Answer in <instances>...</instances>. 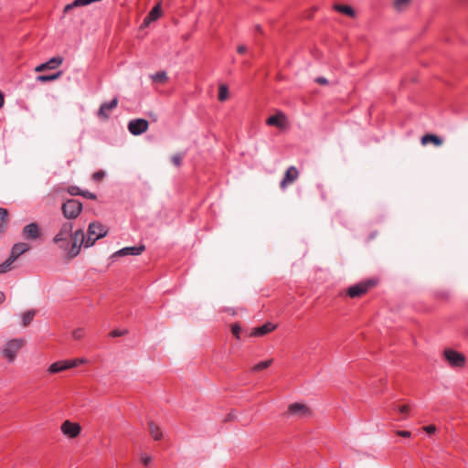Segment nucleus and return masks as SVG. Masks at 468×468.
I'll return each mask as SVG.
<instances>
[{
	"instance_id": "obj_1",
	"label": "nucleus",
	"mask_w": 468,
	"mask_h": 468,
	"mask_svg": "<svg viewBox=\"0 0 468 468\" xmlns=\"http://www.w3.org/2000/svg\"><path fill=\"white\" fill-rule=\"evenodd\" d=\"M75 222H64L58 234L53 238V242L58 246L59 249L66 251V259L68 261L77 257L81 246L90 248L94 245L97 239L93 237V230L87 231V237L84 234L83 226H79L75 230L73 229Z\"/></svg>"
},
{
	"instance_id": "obj_21",
	"label": "nucleus",
	"mask_w": 468,
	"mask_h": 468,
	"mask_svg": "<svg viewBox=\"0 0 468 468\" xmlns=\"http://www.w3.org/2000/svg\"><path fill=\"white\" fill-rule=\"evenodd\" d=\"M334 9L343 15H346L347 16H350V17H355L356 16V11L355 9L350 6V5H340V4H336L334 5Z\"/></svg>"
},
{
	"instance_id": "obj_20",
	"label": "nucleus",
	"mask_w": 468,
	"mask_h": 468,
	"mask_svg": "<svg viewBox=\"0 0 468 468\" xmlns=\"http://www.w3.org/2000/svg\"><path fill=\"white\" fill-rule=\"evenodd\" d=\"M148 431L154 441H160L163 438L161 428L154 421H149Z\"/></svg>"
},
{
	"instance_id": "obj_13",
	"label": "nucleus",
	"mask_w": 468,
	"mask_h": 468,
	"mask_svg": "<svg viewBox=\"0 0 468 468\" xmlns=\"http://www.w3.org/2000/svg\"><path fill=\"white\" fill-rule=\"evenodd\" d=\"M30 249V246L25 242H18L13 245L10 252L12 260L16 261L23 253L27 252Z\"/></svg>"
},
{
	"instance_id": "obj_46",
	"label": "nucleus",
	"mask_w": 468,
	"mask_h": 468,
	"mask_svg": "<svg viewBox=\"0 0 468 468\" xmlns=\"http://www.w3.org/2000/svg\"><path fill=\"white\" fill-rule=\"evenodd\" d=\"M4 102H5L4 93L0 90V108L3 107Z\"/></svg>"
},
{
	"instance_id": "obj_37",
	"label": "nucleus",
	"mask_w": 468,
	"mask_h": 468,
	"mask_svg": "<svg viewBox=\"0 0 468 468\" xmlns=\"http://www.w3.org/2000/svg\"><path fill=\"white\" fill-rule=\"evenodd\" d=\"M80 196L92 200H95L97 198V196L94 193L86 190H81Z\"/></svg>"
},
{
	"instance_id": "obj_6",
	"label": "nucleus",
	"mask_w": 468,
	"mask_h": 468,
	"mask_svg": "<svg viewBox=\"0 0 468 468\" xmlns=\"http://www.w3.org/2000/svg\"><path fill=\"white\" fill-rule=\"evenodd\" d=\"M22 346V340L12 339L6 343L5 347L3 350V356L11 362L16 358V353Z\"/></svg>"
},
{
	"instance_id": "obj_3",
	"label": "nucleus",
	"mask_w": 468,
	"mask_h": 468,
	"mask_svg": "<svg viewBox=\"0 0 468 468\" xmlns=\"http://www.w3.org/2000/svg\"><path fill=\"white\" fill-rule=\"evenodd\" d=\"M313 411L307 405L294 402L289 405L285 416L303 419L311 417Z\"/></svg>"
},
{
	"instance_id": "obj_44",
	"label": "nucleus",
	"mask_w": 468,
	"mask_h": 468,
	"mask_svg": "<svg viewBox=\"0 0 468 468\" xmlns=\"http://www.w3.org/2000/svg\"><path fill=\"white\" fill-rule=\"evenodd\" d=\"M35 70H36L37 72H40V71H44V70H46V67H45L44 63H42V64H40V65L37 66V67H36V69H35Z\"/></svg>"
},
{
	"instance_id": "obj_41",
	"label": "nucleus",
	"mask_w": 468,
	"mask_h": 468,
	"mask_svg": "<svg viewBox=\"0 0 468 468\" xmlns=\"http://www.w3.org/2000/svg\"><path fill=\"white\" fill-rule=\"evenodd\" d=\"M315 82H317L320 85H326L328 83V80L324 77H318L315 79Z\"/></svg>"
},
{
	"instance_id": "obj_11",
	"label": "nucleus",
	"mask_w": 468,
	"mask_h": 468,
	"mask_svg": "<svg viewBox=\"0 0 468 468\" xmlns=\"http://www.w3.org/2000/svg\"><path fill=\"white\" fill-rule=\"evenodd\" d=\"M372 286H373V282L370 281L366 282H361V283H358V284L349 287L347 290V294L351 298L359 297V296L363 295L364 293H366L368 291V289Z\"/></svg>"
},
{
	"instance_id": "obj_5",
	"label": "nucleus",
	"mask_w": 468,
	"mask_h": 468,
	"mask_svg": "<svg viewBox=\"0 0 468 468\" xmlns=\"http://www.w3.org/2000/svg\"><path fill=\"white\" fill-rule=\"evenodd\" d=\"M60 430L68 438L75 439L80 434L81 427L78 422H72L67 420L62 422Z\"/></svg>"
},
{
	"instance_id": "obj_23",
	"label": "nucleus",
	"mask_w": 468,
	"mask_h": 468,
	"mask_svg": "<svg viewBox=\"0 0 468 468\" xmlns=\"http://www.w3.org/2000/svg\"><path fill=\"white\" fill-rule=\"evenodd\" d=\"M154 83L165 84L168 80V76L165 71H158L151 76Z\"/></svg>"
},
{
	"instance_id": "obj_50",
	"label": "nucleus",
	"mask_w": 468,
	"mask_h": 468,
	"mask_svg": "<svg viewBox=\"0 0 468 468\" xmlns=\"http://www.w3.org/2000/svg\"><path fill=\"white\" fill-rule=\"evenodd\" d=\"M256 29H257V30H261L260 26H257V27H256Z\"/></svg>"
},
{
	"instance_id": "obj_31",
	"label": "nucleus",
	"mask_w": 468,
	"mask_h": 468,
	"mask_svg": "<svg viewBox=\"0 0 468 468\" xmlns=\"http://www.w3.org/2000/svg\"><path fill=\"white\" fill-rule=\"evenodd\" d=\"M15 261L9 256L3 263L0 264V274L5 273L11 270V265Z\"/></svg>"
},
{
	"instance_id": "obj_16",
	"label": "nucleus",
	"mask_w": 468,
	"mask_h": 468,
	"mask_svg": "<svg viewBox=\"0 0 468 468\" xmlns=\"http://www.w3.org/2000/svg\"><path fill=\"white\" fill-rule=\"evenodd\" d=\"M144 250L145 246L143 244L133 247H125L119 250V257H125L129 255H140L144 251Z\"/></svg>"
},
{
	"instance_id": "obj_30",
	"label": "nucleus",
	"mask_w": 468,
	"mask_h": 468,
	"mask_svg": "<svg viewBox=\"0 0 468 468\" xmlns=\"http://www.w3.org/2000/svg\"><path fill=\"white\" fill-rule=\"evenodd\" d=\"M229 98V89L226 85L221 84L218 87V100L225 101Z\"/></svg>"
},
{
	"instance_id": "obj_40",
	"label": "nucleus",
	"mask_w": 468,
	"mask_h": 468,
	"mask_svg": "<svg viewBox=\"0 0 468 468\" xmlns=\"http://www.w3.org/2000/svg\"><path fill=\"white\" fill-rule=\"evenodd\" d=\"M423 430L428 433L431 434L434 433L436 431V427L434 425H429L423 428Z\"/></svg>"
},
{
	"instance_id": "obj_22",
	"label": "nucleus",
	"mask_w": 468,
	"mask_h": 468,
	"mask_svg": "<svg viewBox=\"0 0 468 468\" xmlns=\"http://www.w3.org/2000/svg\"><path fill=\"white\" fill-rule=\"evenodd\" d=\"M8 210L4 207H0V234L5 232L8 225Z\"/></svg>"
},
{
	"instance_id": "obj_2",
	"label": "nucleus",
	"mask_w": 468,
	"mask_h": 468,
	"mask_svg": "<svg viewBox=\"0 0 468 468\" xmlns=\"http://www.w3.org/2000/svg\"><path fill=\"white\" fill-rule=\"evenodd\" d=\"M83 208L82 203L77 199L69 198L62 203L61 211L67 221L74 222Z\"/></svg>"
},
{
	"instance_id": "obj_38",
	"label": "nucleus",
	"mask_w": 468,
	"mask_h": 468,
	"mask_svg": "<svg viewBox=\"0 0 468 468\" xmlns=\"http://www.w3.org/2000/svg\"><path fill=\"white\" fill-rule=\"evenodd\" d=\"M398 410L403 414V415H408L410 411V405H402V406H399L398 407Z\"/></svg>"
},
{
	"instance_id": "obj_34",
	"label": "nucleus",
	"mask_w": 468,
	"mask_h": 468,
	"mask_svg": "<svg viewBox=\"0 0 468 468\" xmlns=\"http://www.w3.org/2000/svg\"><path fill=\"white\" fill-rule=\"evenodd\" d=\"M105 176V172L99 170L92 175V179L96 182H101Z\"/></svg>"
},
{
	"instance_id": "obj_32",
	"label": "nucleus",
	"mask_w": 468,
	"mask_h": 468,
	"mask_svg": "<svg viewBox=\"0 0 468 468\" xmlns=\"http://www.w3.org/2000/svg\"><path fill=\"white\" fill-rule=\"evenodd\" d=\"M67 191L71 196H80V194H81V189L76 186H69Z\"/></svg>"
},
{
	"instance_id": "obj_43",
	"label": "nucleus",
	"mask_w": 468,
	"mask_h": 468,
	"mask_svg": "<svg viewBox=\"0 0 468 468\" xmlns=\"http://www.w3.org/2000/svg\"><path fill=\"white\" fill-rule=\"evenodd\" d=\"M237 51L239 54H243V53H245L247 51V48L244 45H240V46L238 47Z\"/></svg>"
},
{
	"instance_id": "obj_47",
	"label": "nucleus",
	"mask_w": 468,
	"mask_h": 468,
	"mask_svg": "<svg viewBox=\"0 0 468 468\" xmlns=\"http://www.w3.org/2000/svg\"><path fill=\"white\" fill-rule=\"evenodd\" d=\"M5 295L3 292H0V304L5 301Z\"/></svg>"
},
{
	"instance_id": "obj_25",
	"label": "nucleus",
	"mask_w": 468,
	"mask_h": 468,
	"mask_svg": "<svg viewBox=\"0 0 468 468\" xmlns=\"http://www.w3.org/2000/svg\"><path fill=\"white\" fill-rule=\"evenodd\" d=\"M63 58L61 57H53L44 63L46 69H54L61 65Z\"/></svg>"
},
{
	"instance_id": "obj_8",
	"label": "nucleus",
	"mask_w": 468,
	"mask_h": 468,
	"mask_svg": "<svg viewBox=\"0 0 468 468\" xmlns=\"http://www.w3.org/2000/svg\"><path fill=\"white\" fill-rule=\"evenodd\" d=\"M299 177V170L294 165H291L285 171L284 176L280 183V187L285 189L288 186L293 184Z\"/></svg>"
},
{
	"instance_id": "obj_12",
	"label": "nucleus",
	"mask_w": 468,
	"mask_h": 468,
	"mask_svg": "<svg viewBox=\"0 0 468 468\" xmlns=\"http://www.w3.org/2000/svg\"><path fill=\"white\" fill-rule=\"evenodd\" d=\"M90 230H93V237L97 239L105 237L108 233L107 227L99 221H93L89 224L88 231Z\"/></svg>"
},
{
	"instance_id": "obj_42",
	"label": "nucleus",
	"mask_w": 468,
	"mask_h": 468,
	"mask_svg": "<svg viewBox=\"0 0 468 468\" xmlns=\"http://www.w3.org/2000/svg\"><path fill=\"white\" fill-rule=\"evenodd\" d=\"M397 434L401 437L409 438L410 437V432L408 431H398Z\"/></svg>"
},
{
	"instance_id": "obj_49",
	"label": "nucleus",
	"mask_w": 468,
	"mask_h": 468,
	"mask_svg": "<svg viewBox=\"0 0 468 468\" xmlns=\"http://www.w3.org/2000/svg\"><path fill=\"white\" fill-rule=\"evenodd\" d=\"M115 257H117V252H114V253L112 254V258H115Z\"/></svg>"
},
{
	"instance_id": "obj_33",
	"label": "nucleus",
	"mask_w": 468,
	"mask_h": 468,
	"mask_svg": "<svg viewBox=\"0 0 468 468\" xmlns=\"http://www.w3.org/2000/svg\"><path fill=\"white\" fill-rule=\"evenodd\" d=\"M240 331L241 327L239 324H231V333L237 339H239Z\"/></svg>"
},
{
	"instance_id": "obj_10",
	"label": "nucleus",
	"mask_w": 468,
	"mask_h": 468,
	"mask_svg": "<svg viewBox=\"0 0 468 468\" xmlns=\"http://www.w3.org/2000/svg\"><path fill=\"white\" fill-rule=\"evenodd\" d=\"M22 236L26 239H37L41 236L39 226L36 222H32L25 226L22 229Z\"/></svg>"
},
{
	"instance_id": "obj_28",
	"label": "nucleus",
	"mask_w": 468,
	"mask_h": 468,
	"mask_svg": "<svg viewBox=\"0 0 468 468\" xmlns=\"http://www.w3.org/2000/svg\"><path fill=\"white\" fill-rule=\"evenodd\" d=\"M90 5V0H74L72 4L67 5L64 8V12H68L73 7L84 6Z\"/></svg>"
},
{
	"instance_id": "obj_27",
	"label": "nucleus",
	"mask_w": 468,
	"mask_h": 468,
	"mask_svg": "<svg viewBox=\"0 0 468 468\" xmlns=\"http://www.w3.org/2000/svg\"><path fill=\"white\" fill-rule=\"evenodd\" d=\"M36 314H37L36 310H29V311L24 313L22 315V324L24 326H28L31 324V322L33 321Z\"/></svg>"
},
{
	"instance_id": "obj_7",
	"label": "nucleus",
	"mask_w": 468,
	"mask_h": 468,
	"mask_svg": "<svg viewBox=\"0 0 468 468\" xmlns=\"http://www.w3.org/2000/svg\"><path fill=\"white\" fill-rule=\"evenodd\" d=\"M443 356L452 367H462L465 364L464 356L452 349H445Z\"/></svg>"
},
{
	"instance_id": "obj_45",
	"label": "nucleus",
	"mask_w": 468,
	"mask_h": 468,
	"mask_svg": "<svg viewBox=\"0 0 468 468\" xmlns=\"http://www.w3.org/2000/svg\"><path fill=\"white\" fill-rule=\"evenodd\" d=\"M109 336L110 337H112V338H115L117 337V328L112 330L110 333H109Z\"/></svg>"
},
{
	"instance_id": "obj_19",
	"label": "nucleus",
	"mask_w": 468,
	"mask_h": 468,
	"mask_svg": "<svg viewBox=\"0 0 468 468\" xmlns=\"http://www.w3.org/2000/svg\"><path fill=\"white\" fill-rule=\"evenodd\" d=\"M421 144L426 145L428 144H433L435 146H441L443 144L442 139L435 134L427 133L420 139Z\"/></svg>"
},
{
	"instance_id": "obj_26",
	"label": "nucleus",
	"mask_w": 468,
	"mask_h": 468,
	"mask_svg": "<svg viewBox=\"0 0 468 468\" xmlns=\"http://www.w3.org/2000/svg\"><path fill=\"white\" fill-rule=\"evenodd\" d=\"M62 75V71H58L49 75H38L37 80L40 82H48L58 79Z\"/></svg>"
},
{
	"instance_id": "obj_24",
	"label": "nucleus",
	"mask_w": 468,
	"mask_h": 468,
	"mask_svg": "<svg viewBox=\"0 0 468 468\" xmlns=\"http://www.w3.org/2000/svg\"><path fill=\"white\" fill-rule=\"evenodd\" d=\"M412 0H394L393 7L398 12H403L410 5Z\"/></svg>"
},
{
	"instance_id": "obj_39",
	"label": "nucleus",
	"mask_w": 468,
	"mask_h": 468,
	"mask_svg": "<svg viewBox=\"0 0 468 468\" xmlns=\"http://www.w3.org/2000/svg\"><path fill=\"white\" fill-rule=\"evenodd\" d=\"M141 461L144 463V465L147 466L152 462V457L147 454H142Z\"/></svg>"
},
{
	"instance_id": "obj_14",
	"label": "nucleus",
	"mask_w": 468,
	"mask_h": 468,
	"mask_svg": "<svg viewBox=\"0 0 468 468\" xmlns=\"http://www.w3.org/2000/svg\"><path fill=\"white\" fill-rule=\"evenodd\" d=\"M162 15V7L161 5H156L145 16L143 22V27L149 26L152 22L157 20Z\"/></svg>"
},
{
	"instance_id": "obj_18",
	"label": "nucleus",
	"mask_w": 468,
	"mask_h": 468,
	"mask_svg": "<svg viewBox=\"0 0 468 468\" xmlns=\"http://www.w3.org/2000/svg\"><path fill=\"white\" fill-rule=\"evenodd\" d=\"M276 328V324H273L271 323H266L265 324L256 327L252 330L250 333L251 336H262L265 335L271 332H272Z\"/></svg>"
},
{
	"instance_id": "obj_4",
	"label": "nucleus",
	"mask_w": 468,
	"mask_h": 468,
	"mask_svg": "<svg viewBox=\"0 0 468 468\" xmlns=\"http://www.w3.org/2000/svg\"><path fill=\"white\" fill-rule=\"evenodd\" d=\"M82 363H84V360L79 359V358H75V359H71V360L57 361L55 363H52L48 367V371L49 374H57V373L65 371L67 369L76 367Z\"/></svg>"
},
{
	"instance_id": "obj_17",
	"label": "nucleus",
	"mask_w": 468,
	"mask_h": 468,
	"mask_svg": "<svg viewBox=\"0 0 468 468\" xmlns=\"http://www.w3.org/2000/svg\"><path fill=\"white\" fill-rule=\"evenodd\" d=\"M117 106V97H113L110 102H105L101 104L99 110V116L101 118L107 119L109 117L108 112H111L113 108Z\"/></svg>"
},
{
	"instance_id": "obj_9",
	"label": "nucleus",
	"mask_w": 468,
	"mask_h": 468,
	"mask_svg": "<svg viewBox=\"0 0 468 468\" xmlns=\"http://www.w3.org/2000/svg\"><path fill=\"white\" fill-rule=\"evenodd\" d=\"M149 123L145 119H135L129 122L128 130L133 135H139L146 132Z\"/></svg>"
},
{
	"instance_id": "obj_29",
	"label": "nucleus",
	"mask_w": 468,
	"mask_h": 468,
	"mask_svg": "<svg viewBox=\"0 0 468 468\" xmlns=\"http://www.w3.org/2000/svg\"><path fill=\"white\" fill-rule=\"evenodd\" d=\"M273 360L272 359H268V360H265V361H261L260 362L259 364L255 365L251 370L253 372H258V371H261V370H263V369H266L268 368L271 364H272Z\"/></svg>"
},
{
	"instance_id": "obj_36",
	"label": "nucleus",
	"mask_w": 468,
	"mask_h": 468,
	"mask_svg": "<svg viewBox=\"0 0 468 468\" xmlns=\"http://www.w3.org/2000/svg\"><path fill=\"white\" fill-rule=\"evenodd\" d=\"M72 335H73L74 339L80 340V339H81L83 337L84 331L81 328H78V329L73 331Z\"/></svg>"
},
{
	"instance_id": "obj_48",
	"label": "nucleus",
	"mask_w": 468,
	"mask_h": 468,
	"mask_svg": "<svg viewBox=\"0 0 468 468\" xmlns=\"http://www.w3.org/2000/svg\"><path fill=\"white\" fill-rule=\"evenodd\" d=\"M126 333H127V331H126V330H125V331H123V332H121V331L119 330L118 335L120 336V335H125Z\"/></svg>"
},
{
	"instance_id": "obj_15",
	"label": "nucleus",
	"mask_w": 468,
	"mask_h": 468,
	"mask_svg": "<svg viewBox=\"0 0 468 468\" xmlns=\"http://www.w3.org/2000/svg\"><path fill=\"white\" fill-rule=\"evenodd\" d=\"M286 117L284 113L279 112L276 114L267 119V124L270 126H275L278 128H283L285 126Z\"/></svg>"
},
{
	"instance_id": "obj_35",
	"label": "nucleus",
	"mask_w": 468,
	"mask_h": 468,
	"mask_svg": "<svg viewBox=\"0 0 468 468\" xmlns=\"http://www.w3.org/2000/svg\"><path fill=\"white\" fill-rule=\"evenodd\" d=\"M182 159H183L182 154H176L172 156L171 161L175 165L179 166L181 165Z\"/></svg>"
}]
</instances>
